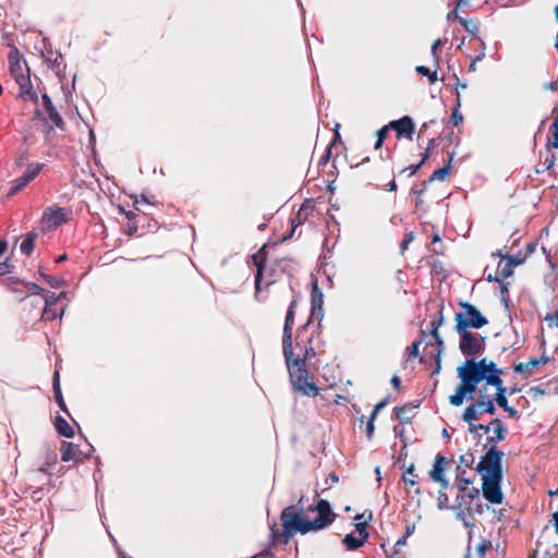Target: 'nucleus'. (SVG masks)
Masks as SVG:
<instances>
[{
  "mask_svg": "<svg viewBox=\"0 0 558 558\" xmlns=\"http://www.w3.org/2000/svg\"><path fill=\"white\" fill-rule=\"evenodd\" d=\"M312 291H311V317L314 319H317L319 323L322 322L324 317L323 312V299L324 294L322 290L319 289L317 281H314L312 284Z\"/></svg>",
  "mask_w": 558,
  "mask_h": 558,
  "instance_id": "13",
  "label": "nucleus"
},
{
  "mask_svg": "<svg viewBox=\"0 0 558 558\" xmlns=\"http://www.w3.org/2000/svg\"><path fill=\"white\" fill-rule=\"evenodd\" d=\"M63 312H64L63 308H61L60 313H58V310L56 306H45L43 314H41V318L44 320H53L57 317L62 316Z\"/></svg>",
  "mask_w": 558,
  "mask_h": 558,
  "instance_id": "31",
  "label": "nucleus"
},
{
  "mask_svg": "<svg viewBox=\"0 0 558 558\" xmlns=\"http://www.w3.org/2000/svg\"><path fill=\"white\" fill-rule=\"evenodd\" d=\"M62 54L60 52H56V57L52 59V61L49 63V66L52 70L59 71L60 62L59 60H62Z\"/></svg>",
  "mask_w": 558,
  "mask_h": 558,
  "instance_id": "63",
  "label": "nucleus"
},
{
  "mask_svg": "<svg viewBox=\"0 0 558 558\" xmlns=\"http://www.w3.org/2000/svg\"><path fill=\"white\" fill-rule=\"evenodd\" d=\"M24 187L16 181V179L12 182V186L10 187V191L8 193L9 196H13L20 191H22Z\"/></svg>",
  "mask_w": 558,
  "mask_h": 558,
  "instance_id": "64",
  "label": "nucleus"
},
{
  "mask_svg": "<svg viewBox=\"0 0 558 558\" xmlns=\"http://www.w3.org/2000/svg\"><path fill=\"white\" fill-rule=\"evenodd\" d=\"M315 509L317 515L313 521L310 520L312 531L324 530L335 521L336 514L326 499H319L315 505Z\"/></svg>",
  "mask_w": 558,
  "mask_h": 558,
  "instance_id": "8",
  "label": "nucleus"
},
{
  "mask_svg": "<svg viewBox=\"0 0 558 558\" xmlns=\"http://www.w3.org/2000/svg\"><path fill=\"white\" fill-rule=\"evenodd\" d=\"M502 457L504 452L496 446H492L488 448L486 453L482 456L475 470L482 477L502 475Z\"/></svg>",
  "mask_w": 558,
  "mask_h": 558,
  "instance_id": "5",
  "label": "nucleus"
},
{
  "mask_svg": "<svg viewBox=\"0 0 558 558\" xmlns=\"http://www.w3.org/2000/svg\"><path fill=\"white\" fill-rule=\"evenodd\" d=\"M342 543L348 550H356L365 544L363 539L355 537L353 533L347 534Z\"/></svg>",
  "mask_w": 558,
  "mask_h": 558,
  "instance_id": "27",
  "label": "nucleus"
},
{
  "mask_svg": "<svg viewBox=\"0 0 558 558\" xmlns=\"http://www.w3.org/2000/svg\"><path fill=\"white\" fill-rule=\"evenodd\" d=\"M415 71L423 76H427L430 84H434L438 80L437 71H430L429 68L425 65H417Z\"/></svg>",
  "mask_w": 558,
  "mask_h": 558,
  "instance_id": "33",
  "label": "nucleus"
},
{
  "mask_svg": "<svg viewBox=\"0 0 558 558\" xmlns=\"http://www.w3.org/2000/svg\"><path fill=\"white\" fill-rule=\"evenodd\" d=\"M9 69L11 75L14 77L17 84L29 85V75L23 73V65L20 59V52L16 48H13L8 56Z\"/></svg>",
  "mask_w": 558,
  "mask_h": 558,
  "instance_id": "12",
  "label": "nucleus"
},
{
  "mask_svg": "<svg viewBox=\"0 0 558 558\" xmlns=\"http://www.w3.org/2000/svg\"><path fill=\"white\" fill-rule=\"evenodd\" d=\"M514 372L518 373V374H527V375L532 374V369H531V367L529 365V362L527 363L515 364L514 365Z\"/></svg>",
  "mask_w": 558,
  "mask_h": 558,
  "instance_id": "49",
  "label": "nucleus"
},
{
  "mask_svg": "<svg viewBox=\"0 0 558 558\" xmlns=\"http://www.w3.org/2000/svg\"><path fill=\"white\" fill-rule=\"evenodd\" d=\"M376 418H373V416H369L368 417V421L366 423V436L368 439H372L373 437V434H374V430H375V425H374V421Z\"/></svg>",
  "mask_w": 558,
  "mask_h": 558,
  "instance_id": "59",
  "label": "nucleus"
},
{
  "mask_svg": "<svg viewBox=\"0 0 558 558\" xmlns=\"http://www.w3.org/2000/svg\"><path fill=\"white\" fill-rule=\"evenodd\" d=\"M482 492L484 498L495 505H500L504 501V494L501 490L502 475L484 476L482 477Z\"/></svg>",
  "mask_w": 558,
  "mask_h": 558,
  "instance_id": "7",
  "label": "nucleus"
},
{
  "mask_svg": "<svg viewBox=\"0 0 558 558\" xmlns=\"http://www.w3.org/2000/svg\"><path fill=\"white\" fill-rule=\"evenodd\" d=\"M553 129H554V141L551 142V147L557 149L558 148V108H557V116L553 123Z\"/></svg>",
  "mask_w": 558,
  "mask_h": 558,
  "instance_id": "52",
  "label": "nucleus"
},
{
  "mask_svg": "<svg viewBox=\"0 0 558 558\" xmlns=\"http://www.w3.org/2000/svg\"><path fill=\"white\" fill-rule=\"evenodd\" d=\"M303 496L298 505L286 507L280 513L282 531L272 525L270 529V538L272 545H287L289 539L296 533L306 534L311 530L310 520L303 517L304 504Z\"/></svg>",
  "mask_w": 558,
  "mask_h": 558,
  "instance_id": "2",
  "label": "nucleus"
},
{
  "mask_svg": "<svg viewBox=\"0 0 558 558\" xmlns=\"http://www.w3.org/2000/svg\"><path fill=\"white\" fill-rule=\"evenodd\" d=\"M490 425H493L492 429H493L494 435L489 436L487 438V445H489V447H492V446H496L497 447V444L499 441H502V440L506 439L507 427L504 424V422L501 420H499V418H494L490 422Z\"/></svg>",
  "mask_w": 558,
  "mask_h": 558,
  "instance_id": "15",
  "label": "nucleus"
},
{
  "mask_svg": "<svg viewBox=\"0 0 558 558\" xmlns=\"http://www.w3.org/2000/svg\"><path fill=\"white\" fill-rule=\"evenodd\" d=\"M65 298H66L65 292H60L59 294L48 293L47 295L44 296V304H45V306H57L58 302L61 299H65Z\"/></svg>",
  "mask_w": 558,
  "mask_h": 558,
  "instance_id": "32",
  "label": "nucleus"
},
{
  "mask_svg": "<svg viewBox=\"0 0 558 558\" xmlns=\"http://www.w3.org/2000/svg\"><path fill=\"white\" fill-rule=\"evenodd\" d=\"M265 246H263L257 254L253 255L254 265L257 267V274L255 275V289L259 291L260 281L263 276V268L265 265Z\"/></svg>",
  "mask_w": 558,
  "mask_h": 558,
  "instance_id": "18",
  "label": "nucleus"
},
{
  "mask_svg": "<svg viewBox=\"0 0 558 558\" xmlns=\"http://www.w3.org/2000/svg\"><path fill=\"white\" fill-rule=\"evenodd\" d=\"M548 360L549 359L546 355H543L539 359L532 357L529 360V365H530L531 369L533 371V368H535L542 364H546L548 362Z\"/></svg>",
  "mask_w": 558,
  "mask_h": 558,
  "instance_id": "50",
  "label": "nucleus"
},
{
  "mask_svg": "<svg viewBox=\"0 0 558 558\" xmlns=\"http://www.w3.org/2000/svg\"><path fill=\"white\" fill-rule=\"evenodd\" d=\"M493 425L489 424H471L469 425V432L471 434H475L477 430H483L485 434H488L492 430Z\"/></svg>",
  "mask_w": 558,
  "mask_h": 558,
  "instance_id": "42",
  "label": "nucleus"
},
{
  "mask_svg": "<svg viewBox=\"0 0 558 558\" xmlns=\"http://www.w3.org/2000/svg\"><path fill=\"white\" fill-rule=\"evenodd\" d=\"M464 399L469 400V396L460 385L457 387L454 395L449 397V402L453 407H460L463 403Z\"/></svg>",
  "mask_w": 558,
  "mask_h": 558,
  "instance_id": "28",
  "label": "nucleus"
},
{
  "mask_svg": "<svg viewBox=\"0 0 558 558\" xmlns=\"http://www.w3.org/2000/svg\"><path fill=\"white\" fill-rule=\"evenodd\" d=\"M366 526H367L366 522H360V523L355 524V530L359 532V534L361 536L360 538L363 539L365 543L369 536V533L367 532Z\"/></svg>",
  "mask_w": 558,
  "mask_h": 558,
  "instance_id": "46",
  "label": "nucleus"
},
{
  "mask_svg": "<svg viewBox=\"0 0 558 558\" xmlns=\"http://www.w3.org/2000/svg\"><path fill=\"white\" fill-rule=\"evenodd\" d=\"M69 209L52 205L45 209L41 226L45 230H54L68 221Z\"/></svg>",
  "mask_w": 558,
  "mask_h": 558,
  "instance_id": "9",
  "label": "nucleus"
},
{
  "mask_svg": "<svg viewBox=\"0 0 558 558\" xmlns=\"http://www.w3.org/2000/svg\"><path fill=\"white\" fill-rule=\"evenodd\" d=\"M420 341H414L410 347L407 348L409 357H416L418 355Z\"/></svg>",
  "mask_w": 558,
  "mask_h": 558,
  "instance_id": "53",
  "label": "nucleus"
},
{
  "mask_svg": "<svg viewBox=\"0 0 558 558\" xmlns=\"http://www.w3.org/2000/svg\"><path fill=\"white\" fill-rule=\"evenodd\" d=\"M474 462V456L473 453L469 452V453H465V454H462L460 456V465L464 466L463 469H468V468H471L472 464Z\"/></svg>",
  "mask_w": 558,
  "mask_h": 558,
  "instance_id": "45",
  "label": "nucleus"
},
{
  "mask_svg": "<svg viewBox=\"0 0 558 558\" xmlns=\"http://www.w3.org/2000/svg\"><path fill=\"white\" fill-rule=\"evenodd\" d=\"M388 403V398H385L384 400H381L379 403H377L374 408V410L372 411L371 413V416H373V418H376L378 412L384 409L386 407V404Z\"/></svg>",
  "mask_w": 558,
  "mask_h": 558,
  "instance_id": "60",
  "label": "nucleus"
},
{
  "mask_svg": "<svg viewBox=\"0 0 558 558\" xmlns=\"http://www.w3.org/2000/svg\"><path fill=\"white\" fill-rule=\"evenodd\" d=\"M545 320L548 323L549 327L558 328V310L556 313L547 314Z\"/></svg>",
  "mask_w": 558,
  "mask_h": 558,
  "instance_id": "54",
  "label": "nucleus"
},
{
  "mask_svg": "<svg viewBox=\"0 0 558 558\" xmlns=\"http://www.w3.org/2000/svg\"><path fill=\"white\" fill-rule=\"evenodd\" d=\"M412 410L410 405L396 407L395 414L397 420H399L401 424L410 423Z\"/></svg>",
  "mask_w": 558,
  "mask_h": 558,
  "instance_id": "26",
  "label": "nucleus"
},
{
  "mask_svg": "<svg viewBox=\"0 0 558 558\" xmlns=\"http://www.w3.org/2000/svg\"><path fill=\"white\" fill-rule=\"evenodd\" d=\"M483 361H475V359H468L462 366H459L458 377L461 380V386L469 396V400L475 401L474 393L477 391V386L483 381L482 367Z\"/></svg>",
  "mask_w": 558,
  "mask_h": 558,
  "instance_id": "3",
  "label": "nucleus"
},
{
  "mask_svg": "<svg viewBox=\"0 0 558 558\" xmlns=\"http://www.w3.org/2000/svg\"><path fill=\"white\" fill-rule=\"evenodd\" d=\"M492 399L490 395L487 392L486 384L477 388V400L476 401H485Z\"/></svg>",
  "mask_w": 558,
  "mask_h": 558,
  "instance_id": "51",
  "label": "nucleus"
},
{
  "mask_svg": "<svg viewBox=\"0 0 558 558\" xmlns=\"http://www.w3.org/2000/svg\"><path fill=\"white\" fill-rule=\"evenodd\" d=\"M502 259H507L512 267L519 266L525 262V256H522L521 253L515 255H507L502 256Z\"/></svg>",
  "mask_w": 558,
  "mask_h": 558,
  "instance_id": "39",
  "label": "nucleus"
},
{
  "mask_svg": "<svg viewBox=\"0 0 558 558\" xmlns=\"http://www.w3.org/2000/svg\"><path fill=\"white\" fill-rule=\"evenodd\" d=\"M446 458L438 453L435 457L433 469L429 471V477L432 481H441V476L445 474Z\"/></svg>",
  "mask_w": 558,
  "mask_h": 558,
  "instance_id": "19",
  "label": "nucleus"
},
{
  "mask_svg": "<svg viewBox=\"0 0 558 558\" xmlns=\"http://www.w3.org/2000/svg\"><path fill=\"white\" fill-rule=\"evenodd\" d=\"M454 330L460 337L459 350L463 355L474 359L475 355L485 350V337L469 329L454 328Z\"/></svg>",
  "mask_w": 558,
  "mask_h": 558,
  "instance_id": "6",
  "label": "nucleus"
},
{
  "mask_svg": "<svg viewBox=\"0 0 558 558\" xmlns=\"http://www.w3.org/2000/svg\"><path fill=\"white\" fill-rule=\"evenodd\" d=\"M490 547V544L486 542H482L476 546V554L478 558H484L487 549Z\"/></svg>",
  "mask_w": 558,
  "mask_h": 558,
  "instance_id": "57",
  "label": "nucleus"
},
{
  "mask_svg": "<svg viewBox=\"0 0 558 558\" xmlns=\"http://www.w3.org/2000/svg\"><path fill=\"white\" fill-rule=\"evenodd\" d=\"M506 395H507V391L496 392L495 397L493 398V400L497 403V405L502 409H505L508 405V400H507Z\"/></svg>",
  "mask_w": 558,
  "mask_h": 558,
  "instance_id": "43",
  "label": "nucleus"
},
{
  "mask_svg": "<svg viewBox=\"0 0 558 558\" xmlns=\"http://www.w3.org/2000/svg\"><path fill=\"white\" fill-rule=\"evenodd\" d=\"M482 414L483 413H488V414H495L496 413V407L494 404V400L493 398L492 399H488V400H485V401H476Z\"/></svg>",
  "mask_w": 558,
  "mask_h": 558,
  "instance_id": "36",
  "label": "nucleus"
},
{
  "mask_svg": "<svg viewBox=\"0 0 558 558\" xmlns=\"http://www.w3.org/2000/svg\"><path fill=\"white\" fill-rule=\"evenodd\" d=\"M442 307L438 312V317L430 322V327L439 328L444 323Z\"/></svg>",
  "mask_w": 558,
  "mask_h": 558,
  "instance_id": "61",
  "label": "nucleus"
},
{
  "mask_svg": "<svg viewBox=\"0 0 558 558\" xmlns=\"http://www.w3.org/2000/svg\"><path fill=\"white\" fill-rule=\"evenodd\" d=\"M60 451L61 460L63 462H69L75 458L76 453L78 452V448L72 442L63 441Z\"/></svg>",
  "mask_w": 558,
  "mask_h": 558,
  "instance_id": "23",
  "label": "nucleus"
},
{
  "mask_svg": "<svg viewBox=\"0 0 558 558\" xmlns=\"http://www.w3.org/2000/svg\"><path fill=\"white\" fill-rule=\"evenodd\" d=\"M482 412L476 403V401H472L470 405H468L463 412L462 420L466 422L469 425L473 424V421L480 420Z\"/></svg>",
  "mask_w": 558,
  "mask_h": 558,
  "instance_id": "22",
  "label": "nucleus"
},
{
  "mask_svg": "<svg viewBox=\"0 0 558 558\" xmlns=\"http://www.w3.org/2000/svg\"><path fill=\"white\" fill-rule=\"evenodd\" d=\"M47 113H48L49 119L54 123V125L58 129L64 130L65 123H64L62 117L57 111L56 107L50 109Z\"/></svg>",
  "mask_w": 558,
  "mask_h": 558,
  "instance_id": "37",
  "label": "nucleus"
},
{
  "mask_svg": "<svg viewBox=\"0 0 558 558\" xmlns=\"http://www.w3.org/2000/svg\"><path fill=\"white\" fill-rule=\"evenodd\" d=\"M459 23L465 28V31L474 36L478 33V25L476 22L466 20L464 17H458Z\"/></svg>",
  "mask_w": 558,
  "mask_h": 558,
  "instance_id": "34",
  "label": "nucleus"
},
{
  "mask_svg": "<svg viewBox=\"0 0 558 558\" xmlns=\"http://www.w3.org/2000/svg\"><path fill=\"white\" fill-rule=\"evenodd\" d=\"M389 126L391 130L397 132L398 136L404 135L411 138L415 132V124L412 118L409 116H404L398 120L390 121Z\"/></svg>",
  "mask_w": 558,
  "mask_h": 558,
  "instance_id": "14",
  "label": "nucleus"
},
{
  "mask_svg": "<svg viewBox=\"0 0 558 558\" xmlns=\"http://www.w3.org/2000/svg\"><path fill=\"white\" fill-rule=\"evenodd\" d=\"M19 86H20V97H22L23 99L28 98L29 100H32L35 104L38 102V95L32 90L31 83H29V85L19 84Z\"/></svg>",
  "mask_w": 558,
  "mask_h": 558,
  "instance_id": "30",
  "label": "nucleus"
},
{
  "mask_svg": "<svg viewBox=\"0 0 558 558\" xmlns=\"http://www.w3.org/2000/svg\"><path fill=\"white\" fill-rule=\"evenodd\" d=\"M54 427L59 435L72 438L74 436V429L69 425V423L61 415H57L54 418Z\"/></svg>",
  "mask_w": 558,
  "mask_h": 558,
  "instance_id": "21",
  "label": "nucleus"
},
{
  "mask_svg": "<svg viewBox=\"0 0 558 558\" xmlns=\"http://www.w3.org/2000/svg\"><path fill=\"white\" fill-rule=\"evenodd\" d=\"M44 166H45L44 163L29 165L27 170L25 171V173L23 175L16 178V181L23 187H25L39 174V172L43 170Z\"/></svg>",
  "mask_w": 558,
  "mask_h": 558,
  "instance_id": "17",
  "label": "nucleus"
},
{
  "mask_svg": "<svg viewBox=\"0 0 558 558\" xmlns=\"http://www.w3.org/2000/svg\"><path fill=\"white\" fill-rule=\"evenodd\" d=\"M484 366L482 367V376L483 380L486 381V386H493L496 388V392L507 391V388L504 386V381L501 379V375L504 371L498 368L496 363L493 361H487V359H482Z\"/></svg>",
  "mask_w": 558,
  "mask_h": 558,
  "instance_id": "10",
  "label": "nucleus"
},
{
  "mask_svg": "<svg viewBox=\"0 0 558 558\" xmlns=\"http://www.w3.org/2000/svg\"><path fill=\"white\" fill-rule=\"evenodd\" d=\"M313 356H315V350L312 345V338H308L305 341L302 356L294 357L292 347L291 354L288 355V357L283 356L293 390L307 397H316L319 392V389L313 381V377L310 376V373L306 368V361Z\"/></svg>",
  "mask_w": 558,
  "mask_h": 558,
  "instance_id": "1",
  "label": "nucleus"
},
{
  "mask_svg": "<svg viewBox=\"0 0 558 558\" xmlns=\"http://www.w3.org/2000/svg\"><path fill=\"white\" fill-rule=\"evenodd\" d=\"M459 306L461 307V312L454 315V328H463V330L470 328L481 329L488 324L486 316H484L475 305L466 301H461L459 302Z\"/></svg>",
  "mask_w": 558,
  "mask_h": 558,
  "instance_id": "4",
  "label": "nucleus"
},
{
  "mask_svg": "<svg viewBox=\"0 0 558 558\" xmlns=\"http://www.w3.org/2000/svg\"><path fill=\"white\" fill-rule=\"evenodd\" d=\"M52 389H53L54 400L58 403L59 408L63 412L69 413L68 408L64 402V399H63V396H62V391H61V387H60V375H59L58 371H56L53 373Z\"/></svg>",
  "mask_w": 558,
  "mask_h": 558,
  "instance_id": "20",
  "label": "nucleus"
},
{
  "mask_svg": "<svg viewBox=\"0 0 558 558\" xmlns=\"http://www.w3.org/2000/svg\"><path fill=\"white\" fill-rule=\"evenodd\" d=\"M441 39H437L433 45H432V49H430V52H432V56L434 58V61L436 63V68H438V64H439V56H438V52H437V49L438 47L441 45Z\"/></svg>",
  "mask_w": 558,
  "mask_h": 558,
  "instance_id": "56",
  "label": "nucleus"
},
{
  "mask_svg": "<svg viewBox=\"0 0 558 558\" xmlns=\"http://www.w3.org/2000/svg\"><path fill=\"white\" fill-rule=\"evenodd\" d=\"M295 307L296 301L292 300L289 304L284 325H283V336H282V354L287 356L291 354V341H292V326L295 317Z\"/></svg>",
  "mask_w": 558,
  "mask_h": 558,
  "instance_id": "11",
  "label": "nucleus"
},
{
  "mask_svg": "<svg viewBox=\"0 0 558 558\" xmlns=\"http://www.w3.org/2000/svg\"><path fill=\"white\" fill-rule=\"evenodd\" d=\"M466 470L461 465L457 466V487L460 492H465L468 485L473 483V478L466 477Z\"/></svg>",
  "mask_w": 558,
  "mask_h": 558,
  "instance_id": "24",
  "label": "nucleus"
},
{
  "mask_svg": "<svg viewBox=\"0 0 558 558\" xmlns=\"http://www.w3.org/2000/svg\"><path fill=\"white\" fill-rule=\"evenodd\" d=\"M450 169H451V158L449 159V161H448V163L446 166H444V167L437 169L436 171H434V173L427 180V182H433L435 180L444 181L447 178V175L449 174Z\"/></svg>",
  "mask_w": 558,
  "mask_h": 558,
  "instance_id": "29",
  "label": "nucleus"
},
{
  "mask_svg": "<svg viewBox=\"0 0 558 558\" xmlns=\"http://www.w3.org/2000/svg\"><path fill=\"white\" fill-rule=\"evenodd\" d=\"M428 158V151H426L422 158V160L416 163V165H412L410 167H407L404 169H402V172H405V171H409V177L415 174L418 169L422 167V165L425 162V160Z\"/></svg>",
  "mask_w": 558,
  "mask_h": 558,
  "instance_id": "41",
  "label": "nucleus"
},
{
  "mask_svg": "<svg viewBox=\"0 0 558 558\" xmlns=\"http://www.w3.org/2000/svg\"><path fill=\"white\" fill-rule=\"evenodd\" d=\"M37 234L35 232H29L25 235L24 240L20 245V250L23 254L29 256L34 251L35 240Z\"/></svg>",
  "mask_w": 558,
  "mask_h": 558,
  "instance_id": "25",
  "label": "nucleus"
},
{
  "mask_svg": "<svg viewBox=\"0 0 558 558\" xmlns=\"http://www.w3.org/2000/svg\"><path fill=\"white\" fill-rule=\"evenodd\" d=\"M391 130V128L389 126V123L384 125L381 129H379L377 131V137L380 140V141H385L387 135H388V132Z\"/></svg>",
  "mask_w": 558,
  "mask_h": 558,
  "instance_id": "62",
  "label": "nucleus"
},
{
  "mask_svg": "<svg viewBox=\"0 0 558 558\" xmlns=\"http://www.w3.org/2000/svg\"><path fill=\"white\" fill-rule=\"evenodd\" d=\"M414 464H411L407 471L404 472L402 478L405 484H409L411 486H414L417 484L416 482V475L414 474Z\"/></svg>",
  "mask_w": 558,
  "mask_h": 558,
  "instance_id": "38",
  "label": "nucleus"
},
{
  "mask_svg": "<svg viewBox=\"0 0 558 558\" xmlns=\"http://www.w3.org/2000/svg\"><path fill=\"white\" fill-rule=\"evenodd\" d=\"M26 289L31 295H40L44 291V289L35 282H27Z\"/></svg>",
  "mask_w": 558,
  "mask_h": 558,
  "instance_id": "48",
  "label": "nucleus"
},
{
  "mask_svg": "<svg viewBox=\"0 0 558 558\" xmlns=\"http://www.w3.org/2000/svg\"><path fill=\"white\" fill-rule=\"evenodd\" d=\"M413 239H414L413 232H409L404 235L403 240L400 243L401 252H403L408 248V245L413 241Z\"/></svg>",
  "mask_w": 558,
  "mask_h": 558,
  "instance_id": "58",
  "label": "nucleus"
},
{
  "mask_svg": "<svg viewBox=\"0 0 558 558\" xmlns=\"http://www.w3.org/2000/svg\"><path fill=\"white\" fill-rule=\"evenodd\" d=\"M393 433L397 438H399L403 442V449L407 447V438L404 436V428L396 425L393 427Z\"/></svg>",
  "mask_w": 558,
  "mask_h": 558,
  "instance_id": "55",
  "label": "nucleus"
},
{
  "mask_svg": "<svg viewBox=\"0 0 558 558\" xmlns=\"http://www.w3.org/2000/svg\"><path fill=\"white\" fill-rule=\"evenodd\" d=\"M448 501H449L448 495L444 490H439L438 492V504H437L438 508L440 510L448 509L449 508Z\"/></svg>",
  "mask_w": 558,
  "mask_h": 558,
  "instance_id": "47",
  "label": "nucleus"
},
{
  "mask_svg": "<svg viewBox=\"0 0 558 558\" xmlns=\"http://www.w3.org/2000/svg\"><path fill=\"white\" fill-rule=\"evenodd\" d=\"M39 275L51 288H60L65 283L64 279L60 277L46 275L45 272H39Z\"/></svg>",
  "mask_w": 558,
  "mask_h": 558,
  "instance_id": "35",
  "label": "nucleus"
},
{
  "mask_svg": "<svg viewBox=\"0 0 558 558\" xmlns=\"http://www.w3.org/2000/svg\"><path fill=\"white\" fill-rule=\"evenodd\" d=\"M498 271L502 278H508L513 275V267L507 262L502 267L500 264L498 265Z\"/></svg>",
  "mask_w": 558,
  "mask_h": 558,
  "instance_id": "44",
  "label": "nucleus"
},
{
  "mask_svg": "<svg viewBox=\"0 0 558 558\" xmlns=\"http://www.w3.org/2000/svg\"><path fill=\"white\" fill-rule=\"evenodd\" d=\"M459 107H460V100L458 99L457 106L452 110L451 120H450V122L456 126H458L463 121V116L459 112Z\"/></svg>",
  "mask_w": 558,
  "mask_h": 558,
  "instance_id": "40",
  "label": "nucleus"
},
{
  "mask_svg": "<svg viewBox=\"0 0 558 558\" xmlns=\"http://www.w3.org/2000/svg\"><path fill=\"white\" fill-rule=\"evenodd\" d=\"M438 329L439 328H435V327H432V330H430V335L432 337L434 338L436 344H437V349H436V352H432L430 353V357L435 360V363H436V366H435V369L433 371V375L434 374H438L441 369V359H440V355L442 353V351L445 350V343H444V340L441 338V336L439 335L438 332Z\"/></svg>",
  "mask_w": 558,
  "mask_h": 558,
  "instance_id": "16",
  "label": "nucleus"
}]
</instances>
